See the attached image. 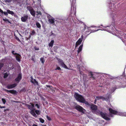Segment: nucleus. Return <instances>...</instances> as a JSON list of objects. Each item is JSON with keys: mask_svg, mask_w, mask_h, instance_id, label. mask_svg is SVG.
I'll return each mask as SVG.
<instances>
[{"mask_svg": "<svg viewBox=\"0 0 126 126\" xmlns=\"http://www.w3.org/2000/svg\"><path fill=\"white\" fill-rule=\"evenodd\" d=\"M30 104L31 105H30L29 104H27L26 106L28 108V109L31 110H33L34 109V105L32 103H30Z\"/></svg>", "mask_w": 126, "mask_h": 126, "instance_id": "nucleus-10", "label": "nucleus"}, {"mask_svg": "<svg viewBox=\"0 0 126 126\" xmlns=\"http://www.w3.org/2000/svg\"><path fill=\"white\" fill-rule=\"evenodd\" d=\"M36 25L37 28L40 29L41 28V25L38 22H37L36 23Z\"/></svg>", "mask_w": 126, "mask_h": 126, "instance_id": "nucleus-25", "label": "nucleus"}, {"mask_svg": "<svg viewBox=\"0 0 126 126\" xmlns=\"http://www.w3.org/2000/svg\"><path fill=\"white\" fill-rule=\"evenodd\" d=\"M8 110H9V109H4V111L5 112L6 111H8Z\"/></svg>", "mask_w": 126, "mask_h": 126, "instance_id": "nucleus-45", "label": "nucleus"}, {"mask_svg": "<svg viewBox=\"0 0 126 126\" xmlns=\"http://www.w3.org/2000/svg\"><path fill=\"white\" fill-rule=\"evenodd\" d=\"M82 41V38H79L77 41L75 45V47H77L78 45H80Z\"/></svg>", "mask_w": 126, "mask_h": 126, "instance_id": "nucleus-13", "label": "nucleus"}, {"mask_svg": "<svg viewBox=\"0 0 126 126\" xmlns=\"http://www.w3.org/2000/svg\"><path fill=\"white\" fill-rule=\"evenodd\" d=\"M47 17L48 18V21L50 24H55V19L52 18L50 15L48 16Z\"/></svg>", "mask_w": 126, "mask_h": 126, "instance_id": "nucleus-4", "label": "nucleus"}, {"mask_svg": "<svg viewBox=\"0 0 126 126\" xmlns=\"http://www.w3.org/2000/svg\"><path fill=\"white\" fill-rule=\"evenodd\" d=\"M35 112L38 115H39L40 114V111L39 110H35Z\"/></svg>", "mask_w": 126, "mask_h": 126, "instance_id": "nucleus-28", "label": "nucleus"}, {"mask_svg": "<svg viewBox=\"0 0 126 126\" xmlns=\"http://www.w3.org/2000/svg\"><path fill=\"white\" fill-rule=\"evenodd\" d=\"M4 91L7 92L8 93L9 92L12 94H16L17 92L15 90H8L6 89H4Z\"/></svg>", "mask_w": 126, "mask_h": 126, "instance_id": "nucleus-8", "label": "nucleus"}, {"mask_svg": "<svg viewBox=\"0 0 126 126\" xmlns=\"http://www.w3.org/2000/svg\"><path fill=\"white\" fill-rule=\"evenodd\" d=\"M35 106L37 107V108L38 109H39L40 108L39 105L37 104H36L35 105Z\"/></svg>", "mask_w": 126, "mask_h": 126, "instance_id": "nucleus-38", "label": "nucleus"}, {"mask_svg": "<svg viewBox=\"0 0 126 126\" xmlns=\"http://www.w3.org/2000/svg\"><path fill=\"white\" fill-rule=\"evenodd\" d=\"M16 39L17 40H19V41H20V40L18 38H17Z\"/></svg>", "mask_w": 126, "mask_h": 126, "instance_id": "nucleus-50", "label": "nucleus"}, {"mask_svg": "<svg viewBox=\"0 0 126 126\" xmlns=\"http://www.w3.org/2000/svg\"><path fill=\"white\" fill-rule=\"evenodd\" d=\"M9 74L7 72L5 73L4 74L3 78H6L9 75Z\"/></svg>", "mask_w": 126, "mask_h": 126, "instance_id": "nucleus-26", "label": "nucleus"}, {"mask_svg": "<svg viewBox=\"0 0 126 126\" xmlns=\"http://www.w3.org/2000/svg\"><path fill=\"white\" fill-rule=\"evenodd\" d=\"M116 89V88L115 87H113L112 88L111 90L113 91H114Z\"/></svg>", "mask_w": 126, "mask_h": 126, "instance_id": "nucleus-42", "label": "nucleus"}, {"mask_svg": "<svg viewBox=\"0 0 126 126\" xmlns=\"http://www.w3.org/2000/svg\"><path fill=\"white\" fill-rule=\"evenodd\" d=\"M109 110L110 112V115L111 117H112V114H117L118 113L117 111L113 110L110 108H109Z\"/></svg>", "mask_w": 126, "mask_h": 126, "instance_id": "nucleus-5", "label": "nucleus"}, {"mask_svg": "<svg viewBox=\"0 0 126 126\" xmlns=\"http://www.w3.org/2000/svg\"><path fill=\"white\" fill-rule=\"evenodd\" d=\"M93 80L94 79H95V77L93 76H92V78Z\"/></svg>", "mask_w": 126, "mask_h": 126, "instance_id": "nucleus-46", "label": "nucleus"}, {"mask_svg": "<svg viewBox=\"0 0 126 126\" xmlns=\"http://www.w3.org/2000/svg\"><path fill=\"white\" fill-rule=\"evenodd\" d=\"M28 10L30 12L31 14L33 16H34L35 15V11L33 8L31 6L27 7Z\"/></svg>", "mask_w": 126, "mask_h": 126, "instance_id": "nucleus-3", "label": "nucleus"}, {"mask_svg": "<svg viewBox=\"0 0 126 126\" xmlns=\"http://www.w3.org/2000/svg\"><path fill=\"white\" fill-rule=\"evenodd\" d=\"M39 120L40 122L42 123H43L44 122V120L42 118H40Z\"/></svg>", "mask_w": 126, "mask_h": 126, "instance_id": "nucleus-30", "label": "nucleus"}, {"mask_svg": "<svg viewBox=\"0 0 126 126\" xmlns=\"http://www.w3.org/2000/svg\"><path fill=\"white\" fill-rule=\"evenodd\" d=\"M75 108L79 112L84 114L85 113V110L81 106L79 105H77L75 107Z\"/></svg>", "mask_w": 126, "mask_h": 126, "instance_id": "nucleus-2", "label": "nucleus"}, {"mask_svg": "<svg viewBox=\"0 0 126 126\" xmlns=\"http://www.w3.org/2000/svg\"><path fill=\"white\" fill-rule=\"evenodd\" d=\"M100 114L102 117L106 120H110V118L107 116L106 113H104L103 112H100Z\"/></svg>", "mask_w": 126, "mask_h": 126, "instance_id": "nucleus-6", "label": "nucleus"}, {"mask_svg": "<svg viewBox=\"0 0 126 126\" xmlns=\"http://www.w3.org/2000/svg\"><path fill=\"white\" fill-rule=\"evenodd\" d=\"M81 103H85L87 105H88L89 104L88 102L85 100L84 98L83 100L82 101Z\"/></svg>", "mask_w": 126, "mask_h": 126, "instance_id": "nucleus-23", "label": "nucleus"}, {"mask_svg": "<svg viewBox=\"0 0 126 126\" xmlns=\"http://www.w3.org/2000/svg\"><path fill=\"white\" fill-rule=\"evenodd\" d=\"M2 14H4V15L6 16H7L8 15V13H7V12H3V11H2V12H0Z\"/></svg>", "mask_w": 126, "mask_h": 126, "instance_id": "nucleus-27", "label": "nucleus"}, {"mask_svg": "<svg viewBox=\"0 0 126 126\" xmlns=\"http://www.w3.org/2000/svg\"><path fill=\"white\" fill-rule=\"evenodd\" d=\"M37 14L36 15L37 16H38L39 15L40 16L41 15L42 13L40 11H37Z\"/></svg>", "mask_w": 126, "mask_h": 126, "instance_id": "nucleus-31", "label": "nucleus"}, {"mask_svg": "<svg viewBox=\"0 0 126 126\" xmlns=\"http://www.w3.org/2000/svg\"><path fill=\"white\" fill-rule=\"evenodd\" d=\"M15 51H12V54L14 55H16L17 54V53H15Z\"/></svg>", "mask_w": 126, "mask_h": 126, "instance_id": "nucleus-39", "label": "nucleus"}, {"mask_svg": "<svg viewBox=\"0 0 126 126\" xmlns=\"http://www.w3.org/2000/svg\"><path fill=\"white\" fill-rule=\"evenodd\" d=\"M40 61L42 63H44L45 62V60L44 59V58H41L40 59Z\"/></svg>", "mask_w": 126, "mask_h": 126, "instance_id": "nucleus-29", "label": "nucleus"}, {"mask_svg": "<svg viewBox=\"0 0 126 126\" xmlns=\"http://www.w3.org/2000/svg\"><path fill=\"white\" fill-rule=\"evenodd\" d=\"M0 12H2V10L0 8Z\"/></svg>", "mask_w": 126, "mask_h": 126, "instance_id": "nucleus-49", "label": "nucleus"}, {"mask_svg": "<svg viewBox=\"0 0 126 126\" xmlns=\"http://www.w3.org/2000/svg\"><path fill=\"white\" fill-rule=\"evenodd\" d=\"M34 110H35V109L33 110H32L30 111V113L33 116L35 117H37V115L35 113V112L34 111Z\"/></svg>", "mask_w": 126, "mask_h": 126, "instance_id": "nucleus-15", "label": "nucleus"}, {"mask_svg": "<svg viewBox=\"0 0 126 126\" xmlns=\"http://www.w3.org/2000/svg\"><path fill=\"white\" fill-rule=\"evenodd\" d=\"M3 21H5V22H6L7 23H10L11 24V22L9 21V20L7 19H4L3 18Z\"/></svg>", "mask_w": 126, "mask_h": 126, "instance_id": "nucleus-22", "label": "nucleus"}, {"mask_svg": "<svg viewBox=\"0 0 126 126\" xmlns=\"http://www.w3.org/2000/svg\"><path fill=\"white\" fill-rule=\"evenodd\" d=\"M29 16L27 15H26L22 17L21 18V21L23 22H25L28 19Z\"/></svg>", "mask_w": 126, "mask_h": 126, "instance_id": "nucleus-11", "label": "nucleus"}, {"mask_svg": "<svg viewBox=\"0 0 126 126\" xmlns=\"http://www.w3.org/2000/svg\"><path fill=\"white\" fill-rule=\"evenodd\" d=\"M74 96L76 99L79 102H81L84 98L82 95L75 93L74 95Z\"/></svg>", "mask_w": 126, "mask_h": 126, "instance_id": "nucleus-1", "label": "nucleus"}, {"mask_svg": "<svg viewBox=\"0 0 126 126\" xmlns=\"http://www.w3.org/2000/svg\"><path fill=\"white\" fill-rule=\"evenodd\" d=\"M5 106H1L0 105V108L2 109V108H5Z\"/></svg>", "mask_w": 126, "mask_h": 126, "instance_id": "nucleus-43", "label": "nucleus"}, {"mask_svg": "<svg viewBox=\"0 0 126 126\" xmlns=\"http://www.w3.org/2000/svg\"><path fill=\"white\" fill-rule=\"evenodd\" d=\"M22 78L21 74H19L18 75L17 77L15 79V80L18 83L19 82Z\"/></svg>", "mask_w": 126, "mask_h": 126, "instance_id": "nucleus-9", "label": "nucleus"}, {"mask_svg": "<svg viewBox=\"0 0 126 126\" xmlns=\"http://www.w3.org/2000/svg\"><path fill=\"white\" fill-rule=\"evenodd\" d=\"M76 13L75 12L74 13V15H75V16H76Z\"/></svg>", "mask_w": 126, "mask_h": 126, "instance_id": "nucleus-54", "label": "nucleus"}, {"mask_svg": "<svg viewBox=\"0 0 126 126\" xmlns=\"http://www.w3.org/2000/svg\"><path fill=\"white\" fill-rule=\"evenodd\" d=\"M55 70H61V68L59 67H57V68L55 69Z\"/></svg>", "mask_w": 126, "mask_h": 126, "instance_id": "nucleus-37", "label": "nucleus"}, {"mask_svg": "<svg viewBox=\"0 0 126 126\" xmlns=\"http://www.w3.org/2000/svg\"><path fill=\"white\" fill-rule=\"evenodd\" d=\"M30 37H31V36H30L28 38H29V39H30Z\"/></svg>", "mask_w": 126, "mask_h": 126, "instance_id": "nucleus-56", "label": "nucleus"}, {"mask_svg": "<svg viewBox=\"0 0 126 126\" xmlns=\"http://www.w3.org/2000/svg\"><path fill=\"white\" fill-rule=\"evenodd\" d=\"M57 59L58 60V62L60 63L61 65H62L64 63L63 60L58 58H57Z\"/></svg>", "mask_w": 126, "mask_h": 126, "instance_id": "nucleus-17", "label": "nucleus"}, {"mask_svg": "<svg viewBox=\"0 0 126 126\" xmlns=\"http://www.w3.org/2000/svg\"><path fill=\"white\" fill-rule=\"evenodd\" d=\"M90 108L92 110H95L97 109V106L94 104H92L91 105Z\"/></svg>", "mask_w": 126, "mask_h": 126, "instance_id": "nucleus-12", "label": "nucleus"}, {"mask_svg": "<svg viewBox=\"0 0 126 126\" xmlns=\"http://www.w3.org/2000/svg\"><path fill=\"white\" fill-rule=\"evenodd\" d=\"M96 102V99H95V100L94 103L95 104Z\"/></svg>", "mask_w": 126, "mask_h": 126, "instance_id": "nucleus-53", "label": "nucleus"}, {"mask_svg": "<svg viewBox=\"0 0 126 126\" xmlns=\"http://www.w3.org/2000/svg\"><path fill=\"white\" fill-rule=\"evenodd\" d=\"M17 84L16 83L13 84H9L8 85L6 88L8 89H12L15 88L17 85Z\"/></svg>", "mask_w": 126, "mask_h": 126, "instance_id": "nucleus-7", "label": "nucleus"}, {"mask_svg": "<svg viewBox=\"0 0 126 126\" xmlns=\"http://www.w3.org/2000/svg\"><path fill=\"white\" fill-rule=\"evenodd\" d=\"M57 59L58 60V62L60 63L61 65H62L64 63L63 60L58 58H57Z\"/></svg>", "mask_w": 126, "mask_h": 126, "instance_id": "nucleus-16", "label": "nucleus"}, {"mask_svg": "<svg viewBox=\"0 0 126 126\" xmlns=\"http://www.w3.org/2000/svg\"><path fill=\"white\" fill-rule=\"evenodd\" d=\"M83 47V45H81L79 47L78 50V53L79 54V53L82 50V48Z\"/></svg>", "mask_w": 126, "mask_h": 126, "instance_id": "nucleus-18", "label": "nucleus"}, {"mask_svg": "<svg viewBox=\"0 0 126 126\" xmlns=\"http://www.w3.org/2000/svg\"><path fill=\"white\" fill-rule=\"evenodd\" d=\"M62 66L65 68L66 69H67L68 70H71V69L68 68V67H67L66 65L64 63L62 65H61Z\"/></svg>", "mask_w": 126, "mask_h": 126, "instance_id": "nucleus-19", "label": "nucleus"}, {"mask_svg": "<svg viewBox=\"0 0 126 126\" xmlns=\"http://www.w3.org/2000/svg\"><path fill=\"white\" fill-rule=\"evenodd\" d=\"M2 100L4 104H5L6 102L5 99L4 98H2Z\"/></svg>", "mask_w": 126, "mask_h": 126, "instance_id": "nucleus-34", "label": "nucleus"}, {"mask_svg": "<svg viewBox=\"0 0 126 126\" xmlns=\"http://www.w3.org/2000/svg\"><path fill=\"white\" fill-rule=\"evenodd\" d=\"M16 56V60L18 62L20 61V58L21 57V55L18 53H17Z\"/></svg>", "mask_w": 126, "mask_h": 126, "instance_id": "nucleus-14", "label": "nucleus"}, {"mask_svg": "<svg viewBox=\"0 0 126 126\" xmlns=\"http://www.w3.org/2000/svg\"><path fill=\"white\" fill-rule=\"evenodd\" d=\"M32 126H37V125L35 124H33V125Z\"/></svg>", "mask_w": 126, "mask_h": 126, "instance_id": "nucleus-48", "label": "nucleus"}, {"mask_svg": "<svg viewBox=\"0 0 126 126\" xmlns=\"http://www.w3.org/2000/svg\"><path fill=\"white\" fill-rule=\"evenodd\" d=\"M54 43V41L52 40L48 44V46L49 47H52Z\"/></svg>", "mask_w": 126, "mask_h": 126, "instance_id": "nucleus-21", "label": "nucleus"}, {"mask_svg": "<svg viewBox=\"0 0 126 126\" xmlns=\"http://www.w3.org/2000/svg\"><path fill=\"white\" fill-rule=\"evenodd\" d=\"M29 39V38H27V39H26V40H28V39Z\"/></svg>", "mask_w": 126, "mask_h": 126, "instance_id": "nucleus-55", "label": "nucleus"}, {"mask_svg": "<svg viewBox=\"0 0 126 126\" xmlns=\"http://www.w3.org/2000/svg\"><path fill=\"white\" fill-rule=\"evenodd\" d=\"M89 31H86L85 32V33L86 34H87V35L89 34L90 33H91V32L90 33H89Z\"/></svg>", "mask_w": 126, "mask_h": 126, "instance_id": "nucleus-36", "label": "nucleus"}, {"mask_svg": "<svg viewBox=\"0 0 126 126\" xmlns=\"http://www.w3.org/2000/svg\"><path fill=\"white\" fill-rule=\"evenodd\" d=\"M47 86L48 87H50V86L49 85H47Z\"/></svg>", "mask_w": 126, "mask_h": 126, "instance_id": "nucleus-52", "label": "nucleus"}, {"mask_svg": "<svg viewBox=\"0 0 126 126\" xmlns=\"http://www.w3.org/2000/svg\"><path fill=\"white\" fill-rule=\"evenodd\" d=\"M34 81L32 80H31V82L32 83H33L34 84H35V83H36V84H38V82L36 81L35 79H34Z\"/></svg>", "mask_w": 126, "mask_h": 126, "instance_id": "nucleus-24", "label": "nucleus"}, {"mask_svg": "<svg viewBox=\"0 0 126 126\" xmlns=\"http://www.w3.org/2000/svg\"><path fill=\"white\" fill-rule=\"evenodd\" d=\"M51 35H53L54 36H55V35L54 34L52 33V31L51 32Z\"/></svg>", "mask_w": 126, "mask_h": 126, "instance_id": "nucleus-47", "label": "nucleus"}, {"mask_svg": "<svg viewBox=\"0 0 126 126\" xmlns=\"http://www.w3.org/2000/svg\"><path fill=\"white\" fill-rule=\"evenodd\" d=\"M43 126H46V125H43Z\"/></svg>", "mask_w": 126, "mask_h": 126, "instance_id": "nucleus-57", "label": "nucleus"}, {"mask_svg": "<svg viewBox=\"0 0 126 126\" xmlns=\"http://www.w3.org/2000/svg\"><path fill=\"white\" fill-rule=\"evenodd\" d=\"M82 37H83V36H81V37H82Z\"/></svg>", "mask_w": 126, "mask_h": 126, "instance_id": "nucleus-58", "label": "nucleus"}, {"mask_svg": "<svg viewBox=\"0 0 126 126\" xmlns=\"http://www.w3.org/2000/svg\"><path fill=\"white\" fill-rule=\"evenodd\" d=\"M96 97L98 99H102L103 98V97H102V96H100V97Z\"/></svg>", "mask_w": 126, "mask_h": 126, "instance_id": "nucleus-40", "label": "nucleus"}, {"mask_svg": "<svg viewBox=\"0 0 126 126\" xmlns=\"http://www.w3.org/2000/svg\"><path fill=\"white\" fill-rule=\"evenodd\" d=\"M47 119L49 121H50L51 120V119L50 117L48 116L47 115L46 116Z\"/></svg>", "mask_w": 126, "mask_h": 126, "instance_id": "nucleus-35", "label": "nucleus"}, {"mask_svg": "<svg viewBox=\"0 0 126 126\" xmlns=\"http://www.w3.org/2000/svg\"><path fill=\"white\" fill-rule=\"evenodd\" d=\"M90 74L89 75V76H91L90 77V78H91L92 76H93V74H92V72H89Z\"/></svg>", "mask_w": 126, "mask_h": 126, "instance_id": "nucleus-33", "label": "nucleus"}, {"mask_svg": "<svg viewBox=\"0 0 126 126\" xmlns=\"http://www.w3.org/2000/svg\"><path fill=\"white\" fill-rule=\"evenodd\" d=\"M7 11L8 14H11L12 15H13L14 14V13L13 11H11L9 9H7Z\"/></svg>", "mask_w": 126, "mask_h": 126, "instance_id": "nucleus-20", "label": "nucleus"}, {"mask_svg": "<svg viewBox=\"0 0 126 126\" xmlns=\"http://www.w3.org/2000/svg\"><path fill=\"white\" fill-rule=\"evenodd\" d=\"M4 64L3 63H0V70L2 68Z\"/></svg>", "mask_w": 126, "mask_h": 126, "instance_id": "nucleus-32", "label": "nucleus"}, {"mask_svg": "<svg viewBox=\"0 0 126 126\" xmlns=\"http://www.w3.org/2000/svg\"><path fill=\"white\" fill-rule=\"evenodd\" d=\"M34 49L35 50H39V48L38 47H34Z\"/></svg>", "mask_w": 126, "mask_h": 126, "instance_id": "nucleus-41", "label": "nucleus"}, {"mask_svg": "<svg viewBox=\"0 0 126 126\" xmlns=\"http://www.w3.org/2000/svg\"><path fill=\"white\" fill-rule=\"evenodd\" d=\"M32 60L33 61H34V60L33 58H32Z\"/></svg>", "mask_w": 126, "mask_h": 126, "instance_id": "nucleus-51", "label": "nucleus"}, {"mask_svg": "<svg viewBox=\"0 0 126 126\" xmlns=\"http://www.w3.org/2000/svg\"><path fill=\"white\" fill-rule=\"evenodd\" d=\"M35 34V32L33 30L32 31V34Z\"/></svg>", "mask_w": 126, "mask_h": 126, "instance_id": "nucleus-44", "label": "nucleus"}]
</instances>
